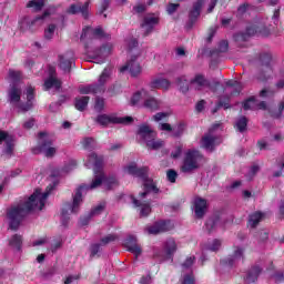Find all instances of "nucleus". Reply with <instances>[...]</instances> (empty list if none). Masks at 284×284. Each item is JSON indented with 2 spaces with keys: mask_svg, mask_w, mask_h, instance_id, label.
Masks as SVG:
<instances>
[{
  "mask_svg": "<svg viewBox=\"0 0 284 284\" xmlns=\"http://www.w3.org/2000/svg\"><path fill=\"white\" fill-rule=\"evenodd\" d=\"M89 163L94 165V178L90 185L82 184L75 190L72 203L64 204L61 212V224L64 227H68V223H70V213L77 214V212H79V206L81 205V203H83V194H85L88 190H97V187H101V185L105 181V174L101 169L103 168V156H99L97 155V153L93 152L89 155Z\"/></svg>",
  "mask_w": 284,
  "mask_h": 284,
  "instance_id": "nucleus-1",
  "label": "nucleus"
},
{
  "mask_svg": "<svg viewBox=\"0 0 284 284\" xmlns=\"http://www.w3.org/2000/svg\"><path fill=\"white\" fill-rule=\"evenodd\" d=\"M58 183L59 182L54 181L53 184H49L44 193H41V189H37L24 203L11 207L7 213L9 219V230L17 232L21 226V221H23L30 212H33L34 210H43L45 201H48V197L50 196V192L57 187Z\"/></svg>",
  "mask_w": 284,
  "mask_h": 284,
  "instance_id": "nucleus-2",
  "label": "nucleus"
},
{
  "mask_svg": "<svg viewBox=\"0 0 284 284\" xmlns=\"http://www.w3.org/2000/svg\"><path fill=\"white\" fill-rule=\"evenodd\" d=\"M150 169L148 166L143 168H136V165H129L126 168V172L129 174H132L133 176H139V179H142L144 181L143 186L146 191L140 193V200H136V197L131 196V202L133 203L134 207L139 209L140 216L141 217H148L152 213V203L150 201H143L145 196H148L149 192H154L155 194H159V187L154 185V182L148 178V172Z\"/></svg>",
  "mask_w": 284,
  "mask_h": 284,
  "instance_id": "nucleus-3",
  "label": "nucleus"
},
{
  "mask_svg": "<svg viewBox=\"0 0 284 284\" xmlns=\"http://www.w3.org/2000/svg\"><path fill=\"white\" fill-rule=\"evenodd\" d=\"M21 94L23 90L19 84H11L8 91V101L12 108H17L18 112H30L33 108L32 101H34V89L32 85L27 87V102H21Z\"/></svg>",
  "mask_w": 284,
  "mask_h": 284,
  "instance_id": "nucleus-4",
  "label": "nucleus"
},
{
  "mask_svg": "<svg viewBox=\"0 0 284 284\" xmlns=\"http://www.w3.org/2000/svg\"><path fill=\"white\" fill-rule=\"evenodd\" d=\"M38 146L32 150L33 154H44L48 159H52L57 154V148L52 146L54 136L50 133L42 131L38 133Z\"/></svg>",
  "mask_w": 284,
  "mask_h": 284,
  "instance_id": "nucleus-5",
  "label": "nucleus"
},
{
  "mask_svg": "<svg viewBox=\"0 0 284 284\" xmlns=\"http://www.w3.org/2000/svg\"><path fill=\"white\" fill-rule=\"evenodd\" d=\"M203 161V154L196 149H190L185 152L184 159L181 165V172L184 174H192L194 170L201 168Z\"/></svg>",
  "mask_w": 284,
  "mask_h": 284,
  "instance_id": "nucleus-6",
  "label": "nucleus"
},
{
  "mask_svg": "<svg viewBox=\"0 0 284 284\" xmlns=\"http://www.w3.org/2000/svg\"><path fill=\"white\" fill-rule=\"evenodd\" d=\"M54 12H57V7L49 6L41 16H38L34 19L26 17L20 21V29L34 30V28L43 26L45 19H48V17H51V14H54Z\"/></svg>",
  "mask_w": 284,
  "mask_h": 284,
  "instance_id": "nucleus-7",
  "label": "nucleus"
},
{
  "mask_svg": "<svg viewBox=\"0 0 284 284\" xmlns=\"http://www.w3.org/2000/svg\"><path fill=\"white\" fill-rule=\"evenodd\" d=\"M95 39H110V34L105 33V31L101 27H87L85 29H83L80 41H82L87 50H89L90 43L95 41Z\"/></svg>",
  "mask_w": 284,
  "mask_h": 284,
  "instance_id": "nucleus-8",
  "label": "nucleus"
},
{
  "mask_svg": "<svg viewBox=\"0 0 284 284\" xmlns=\"http://www.w3.org/2000/svg\"><path fill=\"white\" fill-rule=\"evenodd\" d=\"M254 34L267 37V34H270V29L261 23L248 24L246 27V32L236 33L234 39L237 43H241L243 41H247V39H250V37H254Z\"/></svg>",
  "mask_w": 284,
  "mask_h": 284,
  "instance_id": "nucleus-9",
  "label": "nucleus"
},
{
  "mask_svg": "<svg viewBox=\"0 0 284 284\" xmlns=\"http://www.w3.org/2000/svg\"><path fill=\"white\" fill-rule=\"evenodd\" d=\"M241 261H245V248L241 246H234L233 253L226 258L221 260L223 267H236Z\"/></svg>",
  "mask_w": 284,
  "mask_h": 284,
  "instance_id": "nucleus-10",
  "label": "nucleus"
},
{
  "mask_svg": "<svg viewBox=\"0 0 284 284\" xmlns=\"http://www.w3.org/2000/svg\"><path fill=\"white\" fill-rule=\"evenodd\" d=\"M95 121H97V123H99V125H110V123L130 125V123H132V121H134V118H132V116L119 118L115 114H111V115L100 114L97 116Z\"/></svg>",
  "mask_w": 284,
  "mask_h": 284,
  "instance_id": "nucleus-11",
  "label": "nucleus"
},
{
  "mask_svg": "<svg viewBox=\"0 0 284 284\" xmlns=\"http://www.w3.org/2000/svg\"><path fill=\"white\" fill-rule=\"evenodd\" d=\"M260 63L262 65V73L257 77L260 81H267L272 78V53H262L260 54Z\"/></svg>",
  "mask_w": 284,
  "mask_h": 284,
  "instance_id": "nucleus-12",
  "label": "nucleus"
},
{
  "mask_svg": "<svg viewBox=\"0 0 284 284\" xmlns=\"http://www.w3.org/2000/svg\"><path fill=\"white\" fill-rule=\"evenodd\" d=\"M176 253V241L174 239H169L164 242L163 250L161 252L155 253L158 258L161 261H170L172 256Z\"/></svg>",
  "mask_w": 284,
  "mask_h": 284,
  "instance_id": "nucleus-13",
  "label": "nucleus"
},
{
  "mask_svg": "<svg viewBox=\"0 0 284 284\" xmlns=\"http://www.w3.org/2000/svg\"><path fill=\"white\" fill-rule=\"evenodd\" d=\"M130 72L131 77H139V74H141V72L143 71V69L141 68V64L136 61V55H133L130 61H128L125 63V65H123L120 69V72Z\"/></svg>",
  "mask_w": 284,
  "mask_h": 284,
  "instance_id": "nucleus-14",
  "label": "nucleus"
},
{
  "mask_svg": "<svg viewBox=\"0 0 284 284\" xmlns=\"http://www.w3.org/2000/svg\"><path fill=\"white\" fill-rule=\"evenodd\" d=\"M6 143L3 154L7 156H12V152H14V136L8 134L6 131L0 130V145L1 143Z\"/></svg>",
  "mask_w": 284,
  "mask_h": 284,
  "instance_id": "nucleus-15",
  "label": "nucleus"
},
{
  "mask_svg": "<svg viewBox=\"0 0 284 284\" xmlns=\"http://www.w3.org/2000/svg\"><path fill=\"white\" fill-rule=\"evenodd\" d=\"M155 26H159V17L154 14L145 16L143 19V22L141 23V28H143L144 30V37H148V34H151Z\"/></svg>",
  "mask_w": 284,
  "mask_h": 284,
  "instance_id": "nucleus-16",
  "label": "nucleus"
},
{
  "mask_svg": "<svg viewBox=\"0 0 284 284\" xmlns=\"http://www.w3.org/2000/svg\"><path fill=\"white\" fill-rule=\"evenodd\" d=\"M138 136L148 144L152 139H156V132L152 130V126L142 124L138 129Z\"/></svg>",
  "mask_w": 284,
  "mask_h": 284,
  "instance_id": "nucleus-17",
  "label": "nucleus"
},
{
  "mask_svg": "<svg viewBox=\"0 0 284 284\" xmlns=\"http://www.w3.org/2000/svg\"><path fill=\"white\" fill-rule=\"evenodd\" d=\"M124 245L129 252L134 254L135 258H139V256H141V254H143V248H141V245H139V243H136V236H134V235H130L125 240Z\"/></svg>",
  "mask_w": 284,
  "mask_h": 284,
  "instance_id": "nucleus-18",
  "label": "nucleus"
},
{
  "mask_svg": "<svg viewBox=\"0 0 284 284\" xmlns=\"http://www.w3.org/2000/svg\"><path fill=\"white\" fill-rule=\"evenodd\" d=\"M194 214L196 219H203L207 214V200L203 197L194 199Z\"/></svg>",
  "mask_w": 284,
  "mask_h": 284,
  "instance_id": "nucleus-19",
  "label": "nucleus"
},
{
  "mask_svg": "<svg viewBox=\"0 0 284 284\" xmlns=\"http://www.w3.org/2000/svg\"><path fill=\"white\" fill-rule=\"evenodd\" d=\"M88 8H90V2L81 3H73L68 9V14H82L84 19H88Z\"/></svg>",
  "mask_w": 284,
  "mask_h": 284,
  "instance_id": "nucleus-20",
  "label": "nucleus"
},
{
  "mask_svg": "<svg viewBox=\"0 0 284 284\" xmlns=\"http://www.w3.org/2000/svg\"><path fill=\"white\" fill-rule=\"evenodd\" d=\"M263 273V268L258 265L252 266L244 276V282L246 284H252L258 281V276Z\"/></svg>",
  "mask_w": 284,
  "mask_h": 284,
  "instance_id": "nucleus-21",
  "label": "nucleus"
},
{
  "mask_svg": "<svg viewBox=\"0 0 284 284\" xmlns=\"http://www.w3.org/2000/svg\"><path fill=\"white\" fill-rule=\"evenodd\" d=\"M216 128H219V124L213 125L210 132L202 138V148H204V150H210V152L214 150V143H216V136L212 135V131L216 130Z\"/></svg>",
  "mask_w": 284,
  "mask_h": 284,
  "instance_id": "nucleus-22",
  "label": "nucleus"
},
{
  "mask_svg": "<svg viewBox=\"0 0 284 284\" xmlns=\"http://www.w3.org/2000/svg\"><path fill=\"white\" fill-rule=\"evenodd\" d=\"M149 234H163V232H170V225L165 221L155 222L153 225L146 227Z\"/></svg>",
  "mask_w": 284,
  "mask_h": 284,
  "instance_id": "nucleus-23",
  "label": "nucleus"
},
{
  "mask_svg": "<svg viewBox=\"0 0 284 284\" xmlns=\"http://www.w3.org/2000/svg\"><path fill=\"white\" fill-rule=\"evenodd\" d=\"M112 77V67H106L100 74L98 79V83L95 85L100 87V92H105V83L110 81V78Z\"/></svg>",
  "mask_w": 284,
  "mask_h": 284,
  "instance_id": "nucleus-24",
  "label": "nucleus"
},
{
  "mask_svg": "<svg viewBox=\"0 0 284 284\" xmlns=\"http://www.w3.org/2000/svg\"><path fill=\"white\" fill-rule=\"evenodd\" d=\"M54 68L50 67L49 68V79L45 80L44 82V88L45 90H50L51 88H55V90H61V80L57 79L54 77Z\"/></svg>",
  "mask_w": 284,
  "mask_h": 284,
  "instance_id": "nucleus-25",
  "label": "nucleus"
},
{
  "mask_svg": "<svg viewBox=\"0 0 284 284\" xmlns=\"http://www.w3.org/2000/svg\"><path fill=\"white\" fill-rule=\"evenodd\" d=\"M143 108L150 110V112H156V110H160L161 108V101L156 100V98L150 97V93H148V97L143 102Z\"/></svg>",
  "mask_w": 284,
  "mask_h": 284,
  "instance_id": "nucleus-26",
  "label": "nucleus"
},
{
  "mask_svg": "<svg viewBox=\"0 0 284 284\" xmlns=\"http://www.w3.org/2000/svg\"><path fill=\"white\" fill-rule=\"evenodd\" d=\"M60 63L59 68L60 70H63V72H70L72 70V63H74V59L70 58V53H65L64 55H59Z\"/></svg>",
  "mask_w": 284,
  "mask_h": 284,
  "instance_id": "nucleus-27",
  "label": "nucleus"
},
{
  "mask_svg": "<svg viewBox=\"0 0 284 284\" xmlns=\"http://www.w3.org/2000/svg\"><path fill=\"white\" fill-rule=\"evenodd\" d=\"M149 87L151 90H159L162 88V90H168L170 88V81L166 79H153L150 83Z\"/></svg>",
  "mask_w": 284,
  "mask_h": 284,
  "instance_id": "nucleus-28",
  "label": "nucleus"
},
{
  "mask_svg": "<svg viewBox=\"0 0 284 284\" xmlns=\"http://www.w3.org/2000/svg\"><path fill=\"white\" fill-rule=\"evenodd\" d=\"M80 94H103L101 91V87L95 84H88L79 87Z\"/></svg>",
  "mask_w": 284,
  "mask_h": 284,
  "instance_id": "nucleus-29",
  "label": "nucleus"
},
{
  "mask_svg": "<svg viewBox=\"0 0 284 284\" xmlns=\"http://www.w3.org/2000/svg\"><path fill=\"white\" fill-rule=\"evenodd\" d=\"M202 8H203V0H197L194 3L193 9L190 12L191 23H194V21H196V19H199V17H201V9Z\"/></svg>",
  "mask_w": 284,
  "mask_h": 284,
  "instance_id": "nucleus-30",
  "label": "nucleus"
},
{
  "mask_svg": "<svg viewBox=\"0 0 284 284\" xmlns=\"http://www.w3.org/2000/svg\"><path fill=\"white\" fill-rule=\"evenodd\" d=\"M190 84L195 90H202L203 88H205V85H207V80H205V77L197 74L195 75V79H192L190 81Z\"/></svg>",
  "mask_w": 284,
  "mask_h": 284,
  "instance_id": "nucleus-31",
  "label": "nucleus"
},
{
  "mask_svg": "<svg viewBox=\"0 0 284 284\" xmlns=\"http://www.w3.org/2000/svg\"><path fill=\"white\" fill-rule=\"evenodd\" d=\"M9 245L12 247V250L20 252L21 246L23 245V236L19 234L12 235L9 240Z\"/></svg>",
  "mask_w": 284,
  "mask_h": 284,
  "instance_id": "nucleus-32",
  "label": "nucleus"
},
{
  "mask_svg": "<svg viewBox=\"0 0 284 284\" xmlns=\"http://www.w3.org/2000/svg\"><path fill=\"white\" fill-rule=\"evenodd\" d=\"M88 103H90V97L88 95L75 98L74 108L79 112H83L88 108Z\"/></svg>",
  "mask_w": 284,
  "mask_h": 284,
  "instance_id": "nucleus-33",
  "label": "nucleus"
},
{
  "mask_svg": "<svg viewBox=\"0 0 284 284\" xmlns=\"http://www.w3.org/2000/svg\"><path fill=\"white\" fill-rule=\"evenodd\" d=\"M220 226H221V219L219 216L211 217L205 223V227L209 234L214 232V230H216V227H220Z\"/></svg>",
  "mask_w": 284,
  "mask_h": 284,
  "instance_id": "nucleus-34",
  "label": "nucleus"
},
{
  "mask_svg": "<svg viewBox=\"0 0 284 284\" xmlns=\"http://www.w3.org/2000/svg\"><path fill=\"white\" fill-rule=\"evenodd\" d=\"M43 6H45V0H30L27 3V8L32 9V12H41Z\"/></svg>",
  "mask_w": 284,
  "mask_h": 284,
  "instance_id": "nucleus-35",
  "label": "nucleus"
},
{
  "mask_svg": "<svg viewBox=\"0 0 284 284\" xmlns=\"http://www.w3.org/2000/svg\"><path fill=\"white\" fill-rule=\"evenodd\" d=\"M261 221H263V213H261V212L252 213L248 216L250 227H256V225H258V223H261Z\"/></svg>",
  "mask_w": 284,
  "mask_h": 284,
  "instance_id": "nucleus-36",
  "label": "nucleus"
},
{
  "mask_svg": "<svg viewBox=\"0 0 284 284\" xmlns=\"http://www.w3.org/2000/svg\"><path fill=\"white\" fill-rule=\"evenodd\" d=\"M221 240H213L204 244L203 250H206L209 252H219V250H221Z\"/></svg>",
  "mask_w": 284,
  "mask_h": 284,
  "instance_id": "nucleus-37",
  "label": "nucleus"
},
{
  "mask_svg": "<svg viewBox=\"0 0 284 284\" xmlns=\"http://www.w3.org/2000/svg\"><path fill=\"white\" fill-rule=\"evenodd\" d=\"M247 118L245 115H241L235 122L236 131L241 133L245 132V130H247Z\"/></svg>",
  "mask_w": 284,
  "mask_h": 284,
  "instance_id": "nucleus-38",
  "label": "nucleus"
},
{
  "mask_svg": "<svg viewBox=\"0 0 284 284\" xmlns=\"http://www.w3.org/2000/svg\"><path fill=\"white\" fill-rule=\"evenodd\" d=\"M145 99H148V91L142 89L140 91H138L131 99V104L132 105H136V103H139V101L143 100L145 101Z\"/></svg>",
  "mask_w": 284,
  "mask_h": 284,
  "instance_id": "nucleus-39",
  "label": "nucleus"
},
{
  "mask_svg": "<svg viewBox=\"0 0 284 284\" xmlns=\"http://www.w3.org/2000/svg\"><path fill=\"white\" fill-rule=\"evenodd\" d=\"M111 52H112L111 43L104 44L102 48H100L99 57H101L102 60L99 63H103L105 61V57H109Z\"/></svg>",
  "mask_w": 284,
  "mask_h": 284,
  "instance_id": "nucleus-40",
  "label": "nucleus"
},
{
  "mask_svg": "<svg viewBox=\"0 0 284 284\" xmlns=\"http://www.w3.org/2000/svg\"><path fill=\"white\" fill-rule=\"evenodd\" d=\"M176 83L180 87L181 92H187V90H190V81H187L185 75L179 77Z\"/></svg>",
  "mask_w": 284,
  "mask_h": 284,
  "instance_id": "nucleus-41",
  "label": "nucleus"
},
{
  "mask_svg": "<svg viewBox=\"0 0 284 284\" xmlns=\"http://www.w3.org/2000/svg\"><path fill=\"white\" fill-rule=\"evenodd\" d=\"M164 145H165V142L163 140H156V139H151L146 143V148H149V150H161V148H163Z\"/></svg>",
  "mask_w": 284,
  "mask_h": 284,
  "instance_id": "nucleus-42",
  "label": "nucleus"
},
{
  "mask_svg": "<svg viewBox=\"0 0 284 284\" xmlns=\"http://www.w3.org/2000/svg\"><path fill=\"white\" fill-rule=\"evenodd\" d=\"M226 85L233 88L234 92H232V94H241V90H243V84L236 80H229Z\"/></svg>",
  "mask_w": 284,
  "mask_h": 284,
  "instance_id": "nucleus-43",
  "label": "nucleus"
},
{
  "mask_svg": "<svg viewBox=\"0 0 284 284\" xmlns=\"http://www.w3.org/2000/svg\"><path fill=\"white\" fill-rule=\"evenodd\" d=\"M244 110H256V97L252 95L243 102Z\"/></svg>",
  "mask_w": 284,
  "mask_h": 284,
  "instance_id": "nucleus-44",
  "label": "nucleus"
},
{
  "mask_svg": "<svg viewBox=\"0 0 284 284\" xmlns=\"http://www.w3.org/2000/svg\"><path fill=\"white\" fill-rule=\"evenodd\" d=\"M124 45H125L128 52H132L134 50V48H136L139 45V41H136V39L133 37H129L125 39Z\"/></svg>",
  "mask_w": 284,
  "mask_h": 284,
  "instance_id": "nucleus-45",
  "label": "nucleus"
},
{
  "mask_svg": "<svg viewBox=\"0 0 284 284\" xmlns=\"http://www.w3.org/2000/svg\"><path fill=\"white\" fill-rule=\"evenodd\" d=\"M81 143L84 150H94V148L97 146V142L93 138H84Z\"/></svg>",
  "mask_w": 284,
  "mask_h": 284,
  "instance_id": "nucleus-46",
  "label": "nucleus"
},
{
  "mask_svg": "<svg viewBox=\"0 0 284 284\" xmlns=\"http://www.w3.org/2000/svg\"><path fill=\"white\" fill-rule=\"evenodd\" d=\"M55 30L57 24H49L48 28L44 30V39H47V41H51V39L54 37Z\"/></svg>",
  "mask_w": 284,
  "mask_h": 284,
  "instance_id": "nucleus-47",
  "label": "nucleus"
},
{
  "mask_svg": "<svg viewBox=\"0 0 284 284\" xmlns=\"http://www.w3.org/2000/svg\"><path fill=\"white\" fill-rule=\"evenodd\" d=\"M104 185L106 190H112L113 187H116L119 185V180H116L114 176L104 178Z\"/></svg>",
  "mask_w": 284,
  "mask_h": 284,
  "instance_id": "nucleus-48",
  "label": "nucleus"
},
{
  "mask_svg": "<svg viewBox=\"0 0 284 284\" xmlns=\"http://www.w3.org/2000/svg\"><path fill=\"white\" fill-rule=\"evenodd\" d=\"M105 210V202H100L90 212V216H99Z\"/></svg>",
  "mask_w": 284,
  "mask_h": 284,
  "instance_id": "nucleus-49",
  "label": "nucleus"
},
{
  "mask_svg": "<svg viewBox=\"0 0 284 284\" xmlns=\"http://www.w3.org/2000/svg\"><path fill=\"white\" fill-rule=\"evenodd\" d=\"M9 79L13 83H17L18 81H21V71L9 70Z\"/></svg>",
  "mask_w": 284,
  "mask_h": 284,
  "instance_id": "nucleus-50",
  "label": "nucleus"
},
{
  "mask_svg": "<svg viewBox=\"0 0 284 284\" xmlns=\"http://www.w3.org/2000/svg\"><path fill=\"white\" fill-rule=\"evenodd\" d=\"M274 94H276V92L272 89H263L260 91V97L262 99H273Z\"/></svg>",
  "mask_w": 284,
  "mask_h": 284,
  "instance_id": "nucleus-51",
  "label": "nucleus"
},
{
  "mask_svg": "<svg viewBox=\"0 0 284 284\" xmlns=\"http://www.w3.org/2000/svg\"><path fill=\"white\" fill-rule=\"evenodd\" d=\"M194 261H196V257L194 256L186 257V260L182 263L183 270H190V267L194 265Z\"/></svg>",
  "mask_w": 284,
  "mask_h": 284,
  "instance_id": "nucleus-52",
  "label": "nucleus"
},
{
  "mask_svg": "<svg viewBox=\"0 0 284 284\" xmlns=\"http://www.w3.org/2000/svg\"><path fill=\"white\" fill-rule=\"evenodd\" d=\"M75 168H77V161L70 160L68 163L64 164L62 171L68 173V172H72V170H74Z\"/></svg>",
  "mask_w": 284,
  "mask_h": 284,
  "instance_id": "nucleus-53",
  "label": "nucleus"
},
{
  "mask_svg": "<svg viewBox=\"0 0 284 284\" xmlns=\"http://www.w3.org/2000/svg\"><path fill=\"white\" fill-rule=\"evenodd\" d=\"M185 132V124L180 123L176 129L173 130L172 136H181Z\"/></svg>",
  "mask_w": 284,
  "mask_h": 284,
  "instance_id": "nucleus-54",
  "label": "nucleus"
},
{
  "mask_svg": "<svg viewBox=\"0 0 284 284\" xmlns=\"http://www.w3.org/2000/svg\"><path fill=\"white\" fill-rule=\"evenodd\" d=\"M62 103H65V95H61L58 102L50 104L51 112H57V109L61 108Z\"/></svg>",
  "mask_w": 284,
  "mask_h": 284,
  "instance_id": "nucleus-55",
  "label": "nucleus"
},
{
  "mask_svg": "<svg viewBox=\"0 0 284 284\" xmlns=\"http://www.w3.org/2000/svg\"><path fill=\"white\" fill-rule=\"evenodd\" d=\"M260 170H261V168L256 164L251 166L248 174H247L248 181H252V179H254V176H256V174H258Z\"/></svg>",
  "mask_w": 284,
  "mask_h": 284,
  "instance_id": "nucleus-56",
  "label": "nucleus"
},
{
  "mask_svg": "<svg viewBox=\"0 0 284 284\" xmlns=\"http://www.w3.org/2000/svg\"><path fill=\"white\" fill-rule=\"evenodd\" d=\"M115 240H116V235L114 234L106 235L105 237L101 239L100 245H108L109 243H113V241Z\"/></svg>",
  "mask_w": 284,
  "mask_h": 284,
  "instance_id": "nucleus-57",
  "label": "nucleus"
},
{
  "mask_svg": "<svg viewBox=\"0 0 284 284\" xmlns=\"http://www.w3.org/2000/svg\"><path fill=\"white\" fill-rule=\"evenodd\" d=\"M101 245L102 244H92L90 247V256L91 258H94V256H97V254H99V252H101Z\"/></svg>",
  "mask_w": 284,
  "mask_h": 284,
  "instance_id": "nucleus-58",
  "label": "nucleus"
},
{
  "mask_svg": "<svg viewBox=\"0 0 284 284\" xmlns=\"http://www.w3.org/2000/svg\"><path fill=\"white\" fill-rule=\"evenodd\" d=\"M104 106H105V100L103 98L95 99L94 108L98 112H101V110H103Z\"/></svg>",
  "mask_w": 284,
  "mask_h": 284,
  "instance_id": "nucleus-59",
  "label": "nucleus"
},
{
  "mask_svg": "<svg viewBox=\"0 0 284 284\" xmlns=\"http://www.w3.org/2000/svg\"><path fill=\"white\" fill-rule=\"evenodd\" d=\"M166 176H168V181H170V183H176V176H179V174L174 170H169L166 172Z\"/></svg>",
  "mask_w": 284,
  "mask_h": 284,
  "instance_id": "nucleus-60",
  "label": "nucleus"
},
{
  "mask_svg": "<svg viewBox=\"0 0 284 284\" xmlns=\"http://www.w3.org/2000/svg\"><path fill=\"white\" fill-rule=\"evenodd\" d=\"M180 4L179 3H169L166 7L168 14H174L176 10H179Z\"/></svg>",
  "mask_w": 284,
  "mask_h": 284,
  "instance_id": "nucleus-61",
  "label": "nucleus"
},
{
  "mask_svg": "<svg viewBox=\"0 0 284 284\" xmlns=\"http://www.w3.org/2000/svg\"><path fill=\"white\" fill-rule=\"evenodd\" d=\"M182 284H196V278L193 274H187L184 276Z\"/></svg>",
  "mask_w": 284,
  "mask_h": 284,
  "instance_id": "nucleus-62",
  "label": "nucleus"
},
{
  "mask_svg": "<svg viewBox=\"0 0 284 284\" xmlns=\"http://www.w3.org/2000/svg\"><path fill=\"white\" fill-rule=\"evenodd\" d=\"M170 116V113L166 112H159L155 115H153L154 121H163V119H168Z\"/></svg>",
  "mask_w": 284,
  "mask_h": 284,
  "instance_id": "nucleus-63",
  "label": "nucleus"
},
{
  "mask_svg": "<svg viewBox=\"0 0 284 284\" xmlns=\"http://www.w3.org/2000/svg\"><path fill=\"white\" fill-rule=\"evenodd\" d=\"M227 48H230V44L227 43V41L223 40L220 42L217 51L219 52H227Z\"/></svg>",
  "mask_w": 284,
  "mask_h": 284,
  "instance_id": "nucleus-64",
  "label": "nucleus"
}]
</instances>
